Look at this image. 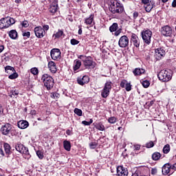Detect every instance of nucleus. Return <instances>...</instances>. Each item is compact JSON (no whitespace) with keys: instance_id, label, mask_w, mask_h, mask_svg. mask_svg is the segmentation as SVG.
I'll return each mask as SVG.
<instances>
[{"instance_id":"f257e3e1","label":"nucleus","mask_w":176,"mask_h":176,"mask_svg":"<svg viewBox=\"0 0 176 176\" xmlns=\"http://www.w3.org/2000/svg\"><path fill=\"white\" fill-rule=\"evenodd\" d=\"M109 9L113 14H116V13L122 14V12L124 11L123 4L119 3L118 0L111 1Z\"/></svg>"},{"instance_id":"f03ea898","label":"nucleus","mask_w":176,"mask_h":176,"mask_svg":"<svg viewBox=\"0 0 176 176\" xmlns=\"http://www.w3.org/2000/svg\"><path fill=\"white\" fill-rule=\"evenodd\" d=\"M41 80L44 83V86L47 90H51L54 86V79L50 75L45 74L41 76Z\"/></svg>"},{"instance_id":"7ed1b4c3","label":"nucleus","mask_w":176,"mask_h":176,"mask_svg":"<svg viewBox=\"0 0 176 176\" xmlns=\"http://www.w3.org/2000/svg\"><path fill=\"white\" fill-rule=\"evenodd\" d=\"M173 76V74L171 73V70H161L158 74L157 77L162 82H168L171 80V78Z\"/></svg>"},{"instance_id":"20e7f679","label":"nucleus","mask_w":176,"mask_h":176,"mask_svg":"<svg viewBox=\"0 0 176 176\" xmlns=\"http://www.w3.org/2000/svg\"><path fill=\"white\" fill-rule=\"evenodd\" d=\"M14 23H16V21L10 16L2 18L0 20V29L3 30V28H9V27H10V25H13Z\"/></svg>"},{"instance_id":"39448f33","label":"nucleus","mask_w":176,"mask_h":176,"mask_svg":"<svg viewBox=\"0 0 176 176\" xmlns=\"http://www.w3.org/2000/svg\"><path fill=\"white\" fill-rule=\"evenodd\" d=\"M15 149L17 151V152H19V153H23V155H25V159H30L31 157L28 148L24 146L21 142L16 144Z\"/></svg>"},{"instance_id":"423d86ee","label":"nucleus","mask_w":176,"mask_h":176,"mask_svg":"<svg viewBox=\"0 0 176 176\" xmlns=\"http://www.w3.org/2000/svg\"><path fill=\"white\" fill-rule=\"evenodd\" d=\"M78 58L82 60L84 66L87 69L94 68V67L96 66V63L93 62V60H91V57L90 56L87 57L86 56L80 55V56H78Z\"/></svg>"},{"instance_id":"0eeeda50","label":"nucleus","mask_w":176,"mask_h":176,"mask_svg":"<svg viewBox=\"0 0 176 176\" xmlns=\"http://www.w3.org/2000/svg\"><path fill=\"white\" fill-rule=\"evenodd\" d=\"M142 38L144 43L146 45H151V39L152 38V31L149 30H143L141 32Z\"/></svg>"},{"instance_id":"6e6552de","label":"nucleus","mask_w":176,"mask_h":176,"mask_svg":"<svg viewBox=\"0 0 176 176\" xmlns=\"http://www.w3.org/2000/svg\"><path fill=\"white\" fill-rule=\"evenodd\" d=\"M111 90H112V82L107 81L104 84L103 90L101 91V96L102 97V98H107V97L109 96Z\"/></svg>"},{"instance_id":"1a4fd4ad","label":"nucleus","mask_w":176,"mask_h":176,"mask_svg":"<svg viewBox=\"0 0 176 176\" xmlns=\"http://www.w3.org/2000/svg\"><path fill=\"white\" fill-rule=\"evenodd\" d=\"M5 72L6 74H11L8 78L9 79H16V78H19V74L16 72V70H14V67L11 66H6L5 67Z\"/></svg>"},{"instance_id":"9d476101","label":"nucleus","mask_w":176,"mask_h":176,"mask_svg":"<svg viewBox=\"0 0 176 176\" xmlns=\"http://www.w3.org/2000/svg\"><path fill=\"white\" fill-rule=\"evenodd\" d=\"M129 43H130V40L126 35L121 36L118 41V46H120V47H127L129 46Z\"/></svg>"},{"instance_id":"9b49d317","label":"nucleus","mask_w":176,"mask_h":176,"mask_svg":"<svg viewBox=\"0 0 176 176\" xmlns=\"http://www.w3.org/2000/svg\"><path fill=\"white\" fill-rule=\"evenodd\" d=\"M155 57L156 60H162L164 56H166V50L164 47H158L155 50Z\"/></svg>"},{"instance_id":"f8f14e48","label":"nucleus","mask_w":176,"mask_h":176,"mask_svg":"<svg viewBox=\"0 0 176 176\" xmlns=\"http://www.w3.org/2000/svg\"><path fill=\"white\" fill-rule=\"evenodd\" d=\"M12 131V124L10 123H6L3 125L0 131L3 135H9L10 134V131Z\"/></svg>"},{"instance_id":"ddd939ff","label":"nucleus","mask_w":176,"mask_h":176,"mask_svg":"<svg viewBox=\"0 0 176 176\" xmlns=\"http://www.w3.org/2000/svg\"><path fill=\"white\" fill-rule=\"evenodd\" d=\"M162 174L163 175H171V174H173V173H174V170H172L171 169V164L170 163H167L165 164L163 166H162Z\"/></svg>"},{"instance_id":"4468645a","label":"nucleus","mask_w":176,"mask_h":176,"mask_svg":"<svg viewBox=\"0 0 176 176\" xmlns=\"http://www.w3.org/2000/svg\"><path fill=\"white\" fill-rule=\"evenodd\" d=\"M35 35L37 38H43L45 36L46 32L41 26L36 27L34 30Z\"/></svg>"},{"instance_id":"2eb2a0df","label":"nucleus","mask_w":176,"mask_h":176,"mask_svg":"<svg viewBox=\"0 0 176 176\" xmlns=\"http://www.w3.org/2000/svg\"><path fill=\"white\" fill-rule=\"evenodd\" d=\"M51 57L52 60H58L61 57V52L57 48L51 50Z\"/></svg>"},{"instance_id":"dca6fc26","label":"nucleus","mask_w":176,"mask_h":176,"mask_svg":"<svg viewBox=\"0 0 176 176\" xmlns=\"http://www.w3.org/2000/svg\"><path fill=\"white\" fill-rule=\"evenodd\" d=\"M161 34H162L164 36H170L172 35L171 28L168 25L162 27L161 28Z\"/></svg>"},{"instance_id":"f3484780","label":"nucleus","mask_w":176,"mask_h":176,"mask_svg":"<svg viewBox=\"0 0 176 176\" xmlns=\"http://www.w3.org/2000/svg\"><path fill=\"white\" fill-rule=\"evenodd\" d=\"M117 175L118 176H128L129 175V170L124 168L123 166H120L117 168Z\"/></svg>"},{"instance_id":"a211bd4d","label":"nucleus","mask_w":176,"mask_h":176,"mask_svg":"<svg viewBox=\"0 0 176 176\" xmlns=\"http://www.w3.org/2000/svg\"><path fill=\"white\" fill-rule=\"evenodd\" d=\"M131 43H133V45L135 47H140V38H138V36H137V34H131Z\"/></svg>"},{"instance_id":"6ab92c4d","label":"nucleus","mask_w":176,"mask_h":176,"mask_svg":"<svg viewBox=\"0 0 176 176\" xmlns=\"http://www.w3.org/2000/svg\"><path fill=\"white\" fill-rule=\"evenodd\" d=\"M90 79L87 76H83L82 77H80L77 79L78 85L83 86V85H86V83H89Z\"/></svg>"},{"instance_id":"aec40b11","label":"nucleus","mask_w":176,"mask_h":176,"mask_svg":"<svg viewBox=\"0 0 176 176\" xmlns=\"http://www.w3.org/2000/svg\"><path fill=\"white\" fill-rule=\"evenodd\" d=\"M84 21L85 24L87 25H91V24H94V14H91L88 18H85Z\"/></svg>"},{"instance_id":"412c9836","label":"nucleus","mask_w":176,"mask_h":176,"mask_svg":"<svg viewBox=\"0 0 176 176\" xmlns=\"http://www.w3.org/2000/svg\"><path fill=\"white\" fill-rule=\"evenodd\" d=\"M19 129H27L28 126H30V124L26 120H20L17 123Z\"/></svg>"},{"instance_id":"4be33fe9","label":"nucleus","mask_w":176,"mask_h":176,"mask_svg":"<svg viewBox=\"0 0 176 176\" xmlns=\"http://www.w3.org/2000/svg\"><path fill=\"white\" fill-rule=\"evenodd\" d=\"M48 68L52 74H56V72H57V67H56V63L53 61L49 62Z\"/></svg>"},{"instance_id":"5701e85b","label":"nucleus","mask_w":176,"mask_h":176,"mask_svg":"<svg viewBox=\"0 0 176 176\" xmlns=\"http://www.w3.org/2000/svg\"><path fill=\"white\" fill-rule=\"evenodd\" d=\"M144 8H145L146 12L149 13L151 10L155 8V1H151V3H148V4H146V6H144Z\"/></svg>"},{"instance_id":"b1692460","label":"nucleus","mask_w":176,"mask_h":176,"mask_svg":"<svg viewBox=\"0 0 176 176\" xmlns=\"http://www.w3.org/2000/svg\"><path fill=\"white\" fill-rule=\"evenodd\" d=\"M133 72L135 76H140V75L145 74V69L141 68H135Z\"/></svg>"},{"instance_id":"393cba45","label":"nucleus","mask_w":176,"mask_h":176,"mask_svg":"<svg viewBox=\"0 0 176 176\" xmlns=\"http://www.w3.org/2000/svg\"><path fill=\"white\" fill-rule=\"evenodd\" d=\"M63 148L65 149V151L69 152V151H71V142L65 140L63 142Z\"/></svg>"},{"instance_id":"a878e982","label":"nucleus","mask_w":176,"mask_h":176,"mask_svg":"<svg viewBox=\"0 0 176 176\" xmlns=\"http://www.w3.org/2000/svg\"><path fill=\"white\" fill-rule=\"evenodd\" d=\"M9 36L10 38H11V39H17V31H16V30H12L11 31H10Z\"/></svg>"},{"instance_id":"bb28decb","label":"nucleus","mask_w":176,"mask_h":176,"mask_svg":"<svg viewBox=\"0 0 176 176\" xmlns=\"http://www.w3.org/2000/svg\"><path fill=\"white\" fill-rule=\"evenodd\" d=\"M95 128L100 131H104L105 130V126L103 125L102 122L96 123Z\"/></svg>"},{"instance_id":"cd10ccee","label":"nucleus","mask_w":176,"mask_h":176,"mask_svg":"<svg viewBox=\"0 0 176 176\" xmlns=\"http://www.w3.org/2000/svg\"><path fill=\"white\" fill-rule=\"evenodd\" d=\"M80 65H82V62L79 60H75L74 66V71H78V69L80 68Z\"/></svg>"},{"instance_id":"c85d7f7f","label":"nucleus","mask_w":176,"mask_h":176,"mask_svg":"<svg viewBox=\"0 0 176 176\" xmlns=\"http://www.w3.org/2000/svg\"><path fill=\"white\" fill-rule=\"evenodd\" d=\"M58 8V6H56L54 4H51L50 8H49V12L50 13H52V14H54L56 12H57V9Z\"/></svg>"},{"instance_id":"c756f323","label":"nucleus","mask_w":176,"mask_h":176,"mask_svg":"<svg viewBox=\"0 0 176 176\" xmlns=\"http://www.w3.org/2000/svg\"><path fill=\"white\" fill-rule=\"evenodd\" d=\"M162 157V154L159 152H155L152 155V159L153 160H159Z\"/></svg>"},{"instance_id":"7c9ffc66","label":"nucleus","mask_w":176,"mask_h":176,"mask_svg":"<svg viewBox=\"0 0 176 176\" xmlns=\"http://www.w3.org/2000/svg\"><path fill=\"white\" fill-rule=\"evenodd\" d=\"M118 28V25L117 23H113L112 25H111L109 28L110 32H115V31H117Z\"/></svg>"},{"instance_id":"2f4dec72","label":"nucleus","mask_w":176,"mask_h":176,"mask_svg":"<svg viewBox=\"0 0 176 176\" xmlns=\"http://www.w3.org/2000/svg\"><path fill=\"white\" fill-rule=\"evenodd\" d=\"M63 34L64 32H63V30H58L56 33L53 34V38H55V39H56L57 38H60V36H63Z\"/></svg>"},{"instance_id":"473e14b6","label":"nucleus","mask_w":176,"mask_h":176,"mask_svg":"<svg viewBox=\"0 0 176 176\" xmlns=\"http://www.w3.org/2000/svg\"><path fill=\"white\" fill-rule=\"evenodd\" d=\"M50 97L54 100H58V98H60V94L57 92H52L51 93Z\"/></svg>"},{"instance_id":"72a5a7b5","label":"nucleus","mask_w":176,"mask_h":176,"mask_svg":"<svg viewBox=\"0 0 176 176\" xmlns=\"http://www.w3.org/2000/svg\"><path fill=\"white\" fill-rule=\"evenodd\" d=\"M4 149L7 155H9L10 153V145H9V144L8 143L4 144Z\"/></svg>"},{"instance_id":"f704fd0d","label":"nucleus","mask_w":176,"mask_h":176,"mask_svg":"<svg viewBox=\"0 0 176 176\" xmlns=\"http://www.w3.org/2000/svg\"><path fill=\"white\" fill-rule=\"evenodd\" d=\"M12 137L17 136L19 135V133L17 129H11V131H10Z\"/></svg>"},{"instance_id":"c9c22d12","label":"nucleus","mask_w":176,"mask_h":176,"mask_svg":"<svg viewBox=\"0 0 176 176\" xmlns=\"http://www.w3.org/2000/svg\"><path fill=\"white\" fill-rule=\"evenodd\" d=\"M142 85L143 87L146 89V88L149 87L151 82H149L148 80H144L142 81Z\"/></svg>"},{"instance_id":"e433bc0d","label":"nucleus","mask_w":176,"mask_h":176,"mask_svg":"<svg viewBox=\"0 0 176 176\" xmlns=\"http://www.w3.org/2000/svg\"><path fill=\"white\" fill-rule=\"evenodd\" d=\"M163 152L165 154L168 153L170 152V144H166L163 148Z\"/></svg>"},{"instance_id":"4c0bfd02","label":"nucleus","mask_w":176,"mask_h":176,"mask_svg":"<svg viewBox=\"0 0 176 176\" xmlns=\"http://www.w3.org/2000/svg\"><path fill=\"white\" fill-rule=\"evenodd\" d=\"M30 72L31 74H32V75H38V74H39V70H38V68L36 67H33L30 69Z\"/></svg>"},{"instance_id":"58836bf2","label":"nucleus","mask_w":176,"mask_h":176,"mask_svg":"<svg viewBox=\"0 0 176 176\" xmlns=\"http://www.w3.org/2000/svg\"><path fill=\"white\" fill-rule=\"evenodd\" d=\"M74 113H76V115L78 116H82L83 112L80 109L76 108L74 109Z\"/></svg>"},{"instance_id":"ea45409f","label":"nucleus","mask_w":176,"mask_h":176,"mask_svg":"<svg viewBox=\"0 0 176 176\" xmlns=\"http://www.w3.org/2000/svg\"><path fill=\"white\" fill-rule=\"evenodd\" d=\"M117 119L116 117H110L108 119L109 123H111V124H115V122H116Z\"/></svg>"},{"instance_id":"a19ab883","label":"nucleus","mask_w":176,"mask_h":176,"mask_svg":"<svg viewBox=\"0 0 176 176\" xmlns=\"http://www.w3.org/2000/svg\"><path fill=\"white\" fill-rule=\"evenodd\" d=\"M97 145H98V144L96 142H93L89 143V148L91 149H96V148H97Z\"/></svg>"},{"instance_id":"79ce46f5","label":"nucleus","mask_w":176,"mask_h":176,"mask_svg":"<svg viewBox=\"0 0 176 176\" xmlns=\"http://www.w3.org/2000/svg\"><path fill=\"white\" fill-rule=\"evenodd\" d=\"M91 123H93V119H90L89 122L87 121H82V124H84V126H90V124H91Z\"/></svg>"},{"instance_id":"37998d69","label":"nucleus","mask_w":176,"mask_h":176,"mask_svg":"<svg viewBox=\"0 0 176 176\" xmlns=\"http://www.w3.org/2000/svg\"><path fill=\"white\" fill-rule=\"evenodd\" d=\"M10 97L13 98V96H19V91H16V90H12L11 92H10Z\"/></svg>"},{"instance_id":"c03bdc74","label":"nucleus","mask_w":176,"mask_h":176,"mask_svg":"<svg viewBox=\"0 0 176 176\" xmlns=\"http://www.w3.org/2000/svg\"><path fill=\"white\" fill-rule=\"evenodd\" d=\"M153 146H155V144L152 141L146 144V148H153Z\"/></svg>"},{"instance_id":"a18cd8bd","label":"nucleus","mask_w":176,"mask_h":176,"mask_svg":"<svg viewBox=\"0 0 176 176\" xmlns=\"http://www.w3.org/2000/svg\"><path fill=\"white\" fill-rule=\"evenodd\" d=\"M36 155L38 156V158L41 160L43 159V153L41 151H36Z\"/></svg>"},{"instance_id":"49530a36","label":"nucleus","mask_w":176,"mask_h":176,"mask_svg":"<svg viewBox=\"0 0 176 176\" xmlns=\"http://www.w3.org/2000/svg\"><path fill=\"white\" fill-rule=\"evenodd\" d=\"M21 25L24 28H27L30 25V23H28V21H23L21 22Z\"/></svg>"},{"instance_id":"de8ad7c7","label":"nucleus","mask_w":176,"mask_h":176,"mask_svg":"<svg viewBox=\"0 0 176 176\" xmlns=\"http://www.w3.org/2000/svg\"><path fill=\"white\" fill-rule=\"evenodd\" d=\"M128 83L127 80H122L120 82V87L122 89H124L126 87V85Z\"/></svg>"},{"instance_id":"09e8293b","label":"nucleus","mask_w":176,"mask_h":176,"mask_svg":"<svg viewBox=\"0 0 176 176\" xmlns=\"http://www.w3.org/2000/svg\"><path fill=\"white\" fill-rule=\"evenodd\" d=\"M125 89L126 91H130L131 90V84H130V82H126V85H125Z\"/></svg>"},{"instance_id":"8fccbe9b","label":"nucleus","mask_w":176,"mask_h":176,"mask_svg":"<svg viewBox=\"0 0 176 176\" xmlns=\"http://www.w3.org/2000/svg\"><path fill=\"white\" fill-rule=\"evenodd\" d=\"M70 43H71V45H78L79 43V41H78L75 38H72L70 41Z\"/></svg>"},{"instance_id":"3c124183","label":"nucleus","mask_w":176,"mask_h":176,"mask_svg":"<svg viewBox=\"0 0 176 176\" xmlns=\"http://www.w3.org/2000/svg\"><path fill=\"white\" fill-rule=\"evenodd\" d=\"M138 16H140V13H138V12L137 11H135L133 13V20H137V19H138Z\"/></svg>"},{"instance_id":"603ef678","label":"nucleus","mask_w":176,"mask_h":176,"mask_svg":"<svg viewBox=\"0 0 176 176\" xmlns=\"http://www.w3.org/2000/svg\"><path fill=\"white\" fill-rule=\"evenodd\" d=\"M23 36H25L26 38H30V36H31V33L30 32H23Z\"/></svg>"},{"instance_id":"864d4df0","label":"nucleus","mask_w":176,"mask_h":176,"mask_svg":"<svg viewBox=\"0 0 176 176\" xmlns=\"http://www.w3.org/2000/svg\"><path fill=\"white\" fill-rule=\"evenodd\" d=\"M153 1L150 0H142V3H144V6L148 5V3H151Z\"/></svg>"},{"instance_id":"5fc2aeb1","label":"nucleus","mask_w":176,"mask_h":176,"mask_svg":"<svg viewBox=\"0 0 176 176\" xmlns=\"http://www.w3.org/2000/svg\"><path fill=\"white\" fill-rule=\"evenodd\" d=\"M170 168L172 170V171H175L176 170V163L171 164H170Z\"/></svg>"},{"instance_id":"6e6d98bb","label":"nucleus","mask_w":176,"mask_h":176,"mask_svg":"<svg viewBox=\"0 0 176 176\" xmlns=\"http://www.w3.org/2000/svg\"><path fill=\"white\" fill-rule=\"evenodd\" d=\"M157 173V169L156 168L151 169V174L152 175H155V174Z\"/></svg>"},{"instance_id":"4d7b16f0","label":"nucleus","mask_w":176,"mask_h":176,"mask_svg":"<svg viewBox=\"0 0 176 176\" xmlns=\"http://www.w3.org/2000/svg\"><path fill=\"white\" fill-rule=\"evenodd\" d=\"M122 32V31L120 30H116L115 31V33H114V35L116 36H119V35H120V33Z\"/></svg>"},{"instance_id":"13d9d810","label":"nucleus","mask_w":176,"mask_h":176,"mask_svg":"<svg viewBox=\"0 0 176 176\" xmlns=\"http://www.w3.org/2000/svg\"><path fill=\"white\" fill-rule=\"evenodd\" d=\"M52 3V5H56L58 6V0H51Z\"/></svg>"},{"instance_id":"bf43d9fd","label":"nucleus","mask_w":176,"mask_h":176,"mask_svg":"<svg viewBox=\"0 0 176 176\" xmlns=\"http://www.w3.org/2000/svg\"><path fill=\"white\" fill-rule=\"evenodd\" d=\"M134 146H135V151H140V149L141 148V145H140V144H136Z\"/></svg>"},{"instance_id":"052dcab7","label":"nucleus","mask_w":176,"mask_h":176,"mask_svg":"<svg viewBox=\"0 0 176 176\" xmlns=\"http://www.w3.org/2000/svg\"><path fill=\"white\" fill-rule=\"evenodd\" d=\"M43 30H44V31H47L49 30V25H43Z\"/></svg>"},{"instance_id":"680f3d73","label":"nucleus","mask_w":176,"mask_h":176,"mask_svg":"<svg viewBox=\"0 0 176 176\" xmlns=\"http://www.w3.org/2000/svg\"><path fill=\"white\" fill-rule=\"evenodd\" d=\"M78 28H79V30H78V35H82V26L81 25L78 26Z\"/></svg>"},{"instance_id":"e2e57ef3","label":"nucleus","mask_w":176,"mask_h":176,"mask_svg":"<svg viewBox=\"0 0 176 176\" xmlns=\"http://www.w3.org/2000/svg\"><path fill=\"white\" fill-rule=\"evenodd\" d=\"M5 50V46L3 45H0V53H2Z\"/></svg>"},{"instance_id":"0e129e2a","label":"nucleus","mask_w":176,"mask_h":176,"mask_svg":"<svg viewBox=\"0 0 176 176\" xmlns=\"http://www.w3.org/2000/svg\"><path fill=\"white\" fill-rule=\"evenodd\" d=\"M172 6H173V8H175L176 7V0H173V1L172 3Z\"/></svg>"},{"instance_id":"69168bd1","label":"nucleus","mask_w":176,"mask_h":176,"mask_svg":"<svg viewBox=\"0 0 176 176\" xmlns=\"http://www.w3.org/2000/svg\"><path fill=\"white\" fill-rule=\"evenodd\" d=\"M3 113V109L2 108V106L0 104V115H2Z\"/></svg>"},{"instance_id":"338daca9","label":"nucleus","mask_w":176,"mask_h":176,"mask_svg":"<svg viewBox=\"0 0 176 176\" xmlns=\"http://www.w3.org/2000/svg\"><path fill=\"white\" fill-rule=\"evenodd\" d=\"M0 155H1V156H5V153H3V150H2V148H0Z\"/></svg>"},{"instance_id":"774afa93","label":"nucleus","mask_w":176,"mask_h":176,"mask_svg":"<svg viewBox=\"0 0 176 176\" xmlns=\"http://www.w3.org/2000/svg\"><path fill=\"white\" fill-rule=\"evenodd\" d=\"M66 134H67V135H71V130H69V129L67 130V131H66Z\"/></svg>"}]
</instances>
